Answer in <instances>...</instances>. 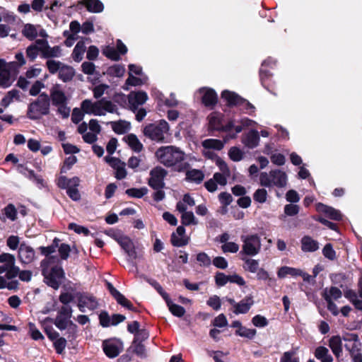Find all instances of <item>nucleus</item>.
I'll list each match as a JSON object with an SVG mask.
<instances>
[{"instance_id":"nucleus-16","label":"nucleus","mask_w":362,"mask_h":362,"mask_svg":"<svg viewBox=\"0 0 362 362\" xmlns=\"http://www.w3.org/2000/svg\"><path fill=\"white\" fill-rule=\"evenodd\" d=\"M127 99L129 109L135 112L139 106L146 102L148 95L144 91H132L127 95Z\"/></svg>"},{"instance_id":"nucleus-47","label":"nucleus","mask_w":362,"mask_h":362,"mask_svg":"<svg viewBox=\"0 0 362 362\" xmlns=\"http://www.w3.org/2000/svg\"><path fill=\"white\" fill-rule=\"evenodd\" d=\"M257 331L255 329H249L242 326L240 329L235 331V334L240 337H245L247 339H252L256 335Z\"/></svg>"},{"instance_id":"nucleus-8","label":"nucleus","mask_w":362,"mask_h":362,"mask_svg":"<svg viewBox=\"0 0 362 362\" xmlns=\"http://www.w3.org/2000/svg\"><path fill=\"white\" fill-rule=\"evenodd\" d=\"M243 242L242 252L249 256H255L259 253L262 248L261 238L257 234L243 235L240 237Z\"/></svg>"},{"instance_id":"nucleus-4","label":"nucleus","mask_w":362,"mask_h":362,"mask_svg":"<svg viewBox=\"0 0 362 362\" xmlns=\"http://www.w3.org/2000/svg\"><path fill=\"white\" fill-rule=\"evenodd\" d=\"M81 108L87 115L104 116L107 112L118 114V108L112 102L101 99L96 102L86 99L81 103Z\"/></svg>"},{"instance_id":"nucleus-51","label":"nucleus","mask_w":362,"mask_h":362,"mask_svg":"<svg viewBox=\"0 0 362 362\" xmlns=\"http://www.w3.org/2000/svg\"><path fill=\"white\" fill-rule=\"evenodd\" d=\"M114 298L122 306L127 308L128 310H134V306L132 303L119 291L114 296Z\"/></svg>"},{"instance_id":"nucleus-2","label":"nucleus","mask_w":362,"mask_h":362,"mask_svg":"<svg viewBox=\"0 0 362 362\" xmlns=\"http://www.w3.org/2000/svg\"><path fill=\"white\" fill-rule=\"evenodd\" d=\"M158 161L167 168H173L178 172L189 168V164L185 162V153L174 146L160 147L156 152Z\"/></svg>"},{"instance_id":"nucleus-36","label":"nucleus","mask_w":362,"mask_h":362,"mask_svg":"<svg viewBox=\"0 0 362 362\" xmlns=\"http://www.w3.org/2000/svg\"><path fill=\"white\" fill-rule=\"evenodd\" d=\"M86 49V46L85 42L83 40L78 42L72 52V58L76 62H80L83 59Z\"/></svg>"},{"instance_id":"nucleus-27","label":"nucleus","mask_w":362,"mask_h":362,"mask_svg":"<svg viewBox=\"0 0 362 362\" xmlns=\"http://www.w3.org/2000/svg\"><path fill=\"white\" fill-rule=\"evenodd\" d=\"M301 250L305 252H313L318 250L319 243L310 236H304L301 240Z\"/></svg>"},{"instance_id":"nucleus-64","label":"nucleus","mask_w":362,"mask_h":362,"mask_svg":"<svg viewBox=\"0 0 362 362\" xmlns=\"http://www.w3.org/2000/svg\"><path fill=\"white\" fill-rule=\"evenodd\" d=\"M85 114L81 108H74L71 114V121L75 124L79 123L83 119Z\"/></svg>"},{"instance_id":"nucleus-49","label":"nucleus","mask_w":362,"mask_h":362,"mask_svg":"<svg viewBox=\"0 0 362 362\" xmlns=\"http://www.w3.org/2000/svg\"><path fill=\"white\" fill-rule=\"evenodd\" d=\"M64 330H66L65 335L69 340H73L76 338L78 332V327L76 324L70 322L66 324Z\"/></svg>"},{"instance_id":"nucleus-29","label":"nucleus","mask_w":362,"mask_h":362,"mask_svg":"<svg viewBox=\"0 0 362 362\" xmlns=\"http://www.w3.org/2000/svg\"><path fill=\"white\" fill-rule=\"evenodd\" d=\"M341 340L339 336H333L329 341V346L337 358L340 357L342 353Z\"/></svg>"},{"instance_id":"nucleus-41","label":"nucleus","mask_w":362,"mask_h":362,"mask_svg":"<svg viewBox=\"0 0 362 362\" xmlns=\"http://www.w3.org/2000/svg\"><path fill=\"white\" fill-rule=\"evenodd\" d=\"M16 21V16L13 12L7 10H3L0 12V23L4 22L6 24L13 25Z\"/></svg>"},{"instance_id":"nucleus-17","label":"nucleus","mask_w":362,"mask_h":362,"mask_svg":"<svg viewBox=\"0 0 362 362\" xmlns=\"http://www.w3.org/2000/svg\"><path fill=\"white\" fill-rule=\"evenodd\" d=\"M257 124V122L247 117H243L239 120L235 119L230 120L226 124V131H230L234 129L236 133H240L244 128L254 127Z\"/></svg>"},{"instance_id":"nucleus-43","label":"nucleus","mask_w":362,"mask_h":362,"mask_svg":"<svg viewBox=\"0 0 362 362\" xmlns=\"http://www.w3.org/2000/svg\"><path fill=\"white\" fill-rule=\"evenodd\" d=\"M112 127L115 133L122 134L129 129L130 124L125 121L114 122H112Z\"/></svg>"},{"instance_id":"nucleus-38","label":"nucleus","mask_w":362,"mask_h":362,"mask_svg":"<svg viewBox=\"0 0 362 362\" xmlns=\"http://www.w3.org/2000/svg\"><path fill=\"white\" fill-rule=\"evenodd\" d=\"M165 302L169 308V310L173 315L181 317L185 315V308L181 305L173 303L169 297L165 300Z\"/></svg>"},{"instance_id":"nucleus-56","label":"nucleus","mask_w":362,"mask_h":362,"mask_svg":"<svg viewBox=\"0 0 362 362\" xmlns=\"http://www.w3.org/2000/svg\"><path fill=\"white\" fill-rule=\"evenodd\" d=\"M148 192V189L146 187L137 189V188H131L126 190V194L129 197H135V198H141L144 196Z\"/></svg>"},{"instance_id":"nucleus-37","label":"nucleus","mask_w":362,"mask_h":362,"mask_svg":"<svg viewBox=\"0 0 362 362\" xmlns=\"http://www.w3.org/2000/svg\"><path fill=\"white\" fill-rule=\"evenodd\" d=\"M298 274H300V269L287 266L281 267L277 272V276L280 279L285 278L288 275L291 276H298Z\"/></svg>"},{"instance_id":"nucleus-18","label":"nucleus","mask_w":362,"mask_h":362,"mask_svg":"<svg viewBox=\"0 0 362 362\" xmlns=\"http://www.w3.org/2000/svg\"><path fill=\"white\" fill-rule=\"evenodd\" d=\"M98 306V303L95 297L87 293L78 294V307L81 312H86V308L93 310Z\"/></svg>"},{"instance_id":"nucleus-21","label":"nucleus","mask_w":362,"mask_h":362,"mask_svg":"<svg viewBox=\"0 0 362 362\" xmlns=\"http://www.w3.org/2000/svg\"><path fill=\"white\" fill-rule=\"evenodd\" d=\"M116 241L127 253L129 259L133 261L137 258V252L134 248V243L127 236H119L116 238Z\"/></svg>"},{"instance_id":"nucleus-31","label":"nucleus","mask_w":362,"mask_h":362,"mask_svg":"<svg viewBox=\"0 0 362 362\" xmlns=\"http://www.w3.org/2000/svg\"><path fill=\"white\" fill-rule=\"evenodd\" d=\"M315 356L321 362H332L333 357L329 354V349L325 346H320L316 348Z\"/></svg>"},{"instance_id":"nucleus-39","label":"nucleus","mask_w":362,"mask_h":362,"mask_svg":"<svg viewBox=\"0 0 362 362\" xmlns=\"http://www.w3.org/2000/svg\"><path fill=\"white\" fill-rule=\"evenodd\" d=\"M204 148L210 150H221L223 148V142L218 139H208L202 141Z\"/></svg>"},{"instance_id":"nucleus-42","label":"nucleus","mask_w":362,"mask_h":362,"mask_svg":"<svg viewBox=\"0 0 362 362\" xmlns=\"http://www.w3.org/2000/svg\"><path fill=\"white\" fill-rule=\"evenodd\" d=\"M341 339L349 344L351 346H361V344L358 339V337L354 333H345L343 334Z\"/></svg>"},{"instance_id":"nucleus-30","label":"nucleus","mask_w":362,"mask_h":362,"mask_svg":"<svg viewBox=\"0 0 362 362\" xmlns=\"http://www.w3.org/2000/svg\"><path fill=\"white\" fill-rule=\"evenodd\" d=\"M81 4L90 13H100L104 9V5L100 0H82Z\"/></svg>"},{"instance_id":"nucleus-60","label":"nucleus","mask_w":362,"mask_h":362,"mask_svg":"<svg viewBox=\"0 0 362 362\" xmlns=\"http://www.w3.org/2000/svg\"><path fill=\"white\" fill-rule=\"evenodd\" d=\"M54 346L57 353L62 354L66 346V339L64 337H59L54 341Z\"/></svg>"},{"instance_id":"nucleus-26","label":"nucleus","mask_w":362,"mask_h":362,"mask_svg":"<svg viewBox=\"0 0 362 362\" xmlns=\"http://www.w3.org/2000/svg\"><path fill=\"white\" fill-rule=\"evenodd\" d=\"M254 304V300L252 296H246L242 300L235 305V308L233 313L236 315L247 313L252 305Z\"/></svg>"},{"instance_id":"nucleus-25","label":"nucleus","mask_w":362,"mask_h":362,"mask_svg":"<svg viewBox=\"0 0 362 362\" xmlns=\"http://www.w3.org/2000/svg\"><path fill=\"white\" fill-rule=\"evenodd\" d=\"M316 209L318 212L324 214L331 219L335 221H339L341 219L342 216L340 211L331 206L325 205L322 203H318L316 205Z\"/></svg>"},{"instance_id":"nucleus-32","label":"nucleus","mask_w":362,"mask_h":362,"mask_svg":"<svg viewBox=\"0 0 362 362\" xmlns=\"http://www.w3.org/2000/svg\"><path fill=\"white\" fill-rule=\"evenodd\" d=\"M124 140L129 146L136 152H140L143 149V145L136 135L130 134L124 137Z\"/></svg>"},{"instance_id":"nucleus-3","label":"nucleus","mask_w":362,"mask_h":362,"mask_svg":"<svg viewBox=\"0 0 362 362\" xmlns=\"http://www.w3.org/2000/svg\"><path fill=\"white\" fill-rule=\"evenodd\" d=\"M57 260V257H48L42 260L40 263L45 282L55 290L59 288L64 278L62 268L58 265H54Z\"/></svg>"},{"instance_id":"nucleus-52","label":"nucleus","mask_w":362,"mask_h":362,"mask_svg":"<svg viewBox=\"0 0 362 362\" xmlns=\"http://www.w3.org/2000/svg\"><path fill=\"white\" fill-rule=\"evenodd\" d=\"M23 34L27 38L33 40L37 35V30L35 26L31 24H26L23 30Z\"/></svg>"},{"instance_id":"nucleus-19","label":"nucleus","mask_w":362,"mask_h":362,"mask_svg":"<svg viewBox=\"0 0 362 362\" xmlns=\"http://www.w3.org/2000/svg\"><path fill=\"white\" fill-rule=\"evenodd\" d=\"M18 258L23 264H30L35 259V252L30 245L21 243L18 248Z\"/></svg>"},{"instance_id":"nucleus-14","label":"nucleus","mask_w":362,"mask_h":362,"mask_svg":"<svg viewBox=\"0 0 362 362\" xmlns=\"http://www.w3.org/2000/svg\"><path fill=\"white\" fill-rule=\"evenodd\" d=\"M49 97L54 106L67 103L69 100L63 87L58 83L52 86Z\"/></svg>"},{"instance_id":"nucleus-5","label":"nucleus","mask_w":362,"mask_h":362,"mask_svg":"<svg viewBox=\"0 0 362 362\" xmlns=\"http://www.w3.org/2000/svg\"><path fill=\"white\" fill-rule=\"evenodd\" d=\"M50 99L46 93H40L38 98L30 103L28 109L27 116L30 119H40L43 115L49 112Z\"/></svg>"},{"instance_id":"nucleus-34","label":"nucleus","mask_w":362,"mask_h":362,"mask_svg":"<svg viewBox=\"0 0 362 362\" xmlns=\"http://www.w3.org/2000/svg\"><path fill=\"white\" fill-rule=\"evenodd\" d=\"M74 74V69L71 66L63 64L58 74V77L62 81L67 82L73 78Z\"/></svg>"},{"instance_id":"nucleus-28","label":"nucleus","mask_w":362,"mask_h":362,"mask_svg":"<svg viewBox=\"0 0 362 362\" xmlns=\"http://www.w3.org/2000/svg\"><path fill=\"white\" fill-rule=\"evenodd\" d=\"M209 127L211 130H218V131H224L226 124H223L221 123V115L218 113L213 112L209 117Z\"/></svg>"},{"instance_id":"nucleus-13","label":"nucleus","mask_w":362,"mask_h":362,"mask_svg":"<svg viewBox=\"0 0 362 362\" xmlns=\"http://www.w3.org/2000/svg\"><path fill=\"white\" fill-rule=\"evenodd\" d=\"M72 308L70 305H63L59 310L54 320L55 326L60 330H64L66 324L72 322L70 320L72 316Z\"/></svg>"},{"instance_id":"nucleus-23","label":"nucleus","mask_w":362,"mask_h":362,"mask_svg":"<svg viewBox=\"0 0 362 362\" xmlns=\"http://www.w3.org/2000/svg\"><path fill=\"white\" fill-rule=\"evenodd\" d=\"M37 44L40 45L41 54L44 58L59 57L61 56V48L59 46L51 47L45 40H37Z\"/></svg>"},{"instance_id":"nucleus-15","label":"nucleus","mask_w":362,"mask_h":362,"mask_svg":"<svg viewBox=\"0 0 362 362\" xmlns=\"http://www.w3.org/2000/svg\"><path fill=\"white\" fill-rule=\"evenodd\" d=\"M103 349L109 358H113L117 357L123 349V344L117 339L105 340L103 343Z\"/></svg>"},{"instance_id":"nucleus-40","label":"nucleus","mask_w":362,"mask_h":362,"mask_svg":"<svg viewBox=\"0 0 362 362\" xmlns=\"http://www.w3.org/2000/svg\"><path fill=\"white\" fill-rule=\"evenodd\" d=\"M342 293L337 287L332 286L329 290H325L324 298L325 300H333L340 298Z\"/></svg>"},{"instance_id":"nucleus-63","label":"nucleus","mask_w":362,"mask_h":362,"mask_svg":"<svg viewBox=\"0 0 362 362\" xmlns=\"http://www.w3.org/2000/svg\"><path fill=\"white\" fill-rule=\"evenodd\" d=\"M45 87V83L41 81H36L31 86L29 93L32 96L37 95L41 90Z\"/></svg>"},{"instance_id":"nucleus-44","label":"nucleus","mask_w":362,"mask_h":362,"mask_svg":"<svg viewBox=\"0 0 362 362\" xmlns=\"http://www.w3.org/2000/svg\"><path fill=\"white\" fill-rule=\"evenodd\" d=\"M345 348L350 352L354 362H362V354L360 352L361 346H351L349 344H345Z\"/></svg>"},{"instance_id":"nucleus-10","label":"nucleus","mask_w":362,"mask_h":362,"mask_svg":"<svg viewBox=\"0 0 362 362\" xmlns=\"http://www.w3.org/2000/svg\"><path fill=\"white\" fill-rule=\"evenodd\" d=\"M222 98L225 99L229 105H241L243 110L249 115H252L255 112V106L248 101L241 98L239 95L233 92L228 90H223L221 93Z\"/></svg>"},{"instance_id":"nucleus-54","label":"nucleus","mask_w":362,"mask_h":362,"mask_svg":"<svg viewBox=\"0 0 362 362\" xmlns=\"http://www.w3.org/2000/svg\"><path fill=\"white\" fill-rule=\"evenodd\" d=\"M46 65H47V67L49 71L51 74H54L57 72L58 73L59 72V70H60L62 66L63 65V63H62L59 61L49 59L47 61Z\"/></svg>"},{"instance_id":"nucleus-48","label":"nucleus","mask_w":362,"mask_h":362,"mask_svg":"<svg viewBox=\"0 0 362 362\" xmlns=\"http://www.w3.org/2000/svg\"><path fill=\"white\" fill-rule=\"evenodd\" d=\"M244 269L251 273H256L259 268V261L254 259H245Z\"/></svg>"},{"instance_id":"nucleus-50","label":"nucleus","mask_w":362,"mask_h":362,"mask_svg":"<svg viewBox=\"0 0 362 362\" xmlns=\"http://www.w3.org/2000/svg\"><path fill=\"white\" fill-rule=\"evenodd\" d=\"M18 98V90H11L8 91L6 95L1 100V105L7 107L14 98Z\"/></svg>"},{"instance_id":"nucleus-45","label":"nucleus","mask_w":362,"mask_h":362,"mask_svg":"<svg viewBox=\"0 0 362 362\" xmlns=\"http://www.w3.org/2000/svg\"><path fill=\"white\" fill-rule=\"evenodd\" d=\"M181 222L185 226L197 225L198 223V221L192 211L183 213L181 216Z\"/></svg>"},{"instance_id":"nucleus-62","label":"nucleus","mask_w":362,"mask_h":362,"mask_svg":"<svg viewBox=\"0 0 362 362\" xmlns=\"http://www.w3.org/2000/svg\"><path fill=\"white\" fill-rule=\"evenodd\" d=\"M228 155L230 158L235 162L241 160L243 157V151L237 147H232L229 151Z\"/></svg>"},{"instance_id":"nucleus-9","label":"nucleus","mask_w":362,"mask_h":362,"mask_svg":"<svg viewBox=\"0 0 362 362\" xmlns=\"http://www.w3.org/2000/svg\"><path fill=\"white\" fill-rule=\"evenodd\" d=\"M80 180L78 177L67 178L66 176H61L58 179L57 185L60 188L66 189V193L74 201L81 199V194L77 189Z\"/></svg>"},{"instance_id":"nucleus-57","label":"nucleus","mask_w":362,"mask_h":362,"mask_svg":"<svg viewBox=\"0 0 362 362\" xmlns=\"http://www.w3.org/2000/svg\"><path fill=\"white\" fill-rule=\"evenodd\" d=\"M273 64H275V61L273 60L272 58L267 59V60L264 61V62L262 63V68L260 69V71H259L260 78H261L262 84H264L265 79L269 76H270V74L269 73V71L264 70L263 67Z\"/></svg>"},{"instance_id":"nucleus-20","label":"nucleus","mask_w":362,"mask_h":362,"mask_svg":"<svg viewBox=\"0 0 362 362\" xmlns=\"http://www.w3.org/2000/svg\"><path fill=\"white\" fill-rule=\"evenodd\" d=\"M198 93L200 95L202 103L206 107L212 108L216 104L218 96L214 89L203 87L199 89Z\"/></svg>"},{"instance_id":"nucleus-24","label":"nucleus","mask_w":362,"mask_h":362,"mask_svg":"<svg viewBox=\"0 0 362 362\" xmlns=\"http://www.w3.org/2000/svg\"><path fill=\"white\" fill-rule=\"evenodd\" d=\"M242 142L249 148L257 147L259 143V134L258 131L252 129L245 134L243 136Z\"/></svg>"},{"instance_id":"nucleus-7","label":"nucleus","mask_w":362,"mask_h":362,"mask_svg":"<svg viewBox=\"0 0 362 362\" xmlns=\"http://www.w3.org/2000/svg\"><path fill=\"white\" fill-rule=\"evenodd\" d=\"M170 127L168 123L160 119L158 122L149 124L144 129V135L151 140L161 142L169 134Z\"/></svg>"},{"instance_id":"nucleus-1","label":"nucleus","mask_w":362,"mask_h":362,"mask_svg":"<svg viewBox=\"0 0 362 362\" xmlns=\"http://www.w3.org/2000/svg\"><path fill=\"white\" fill-rule=\"evenodd\" d=\"M0 289L8 288L9 290L16 289L18 282L13 280L18 276L23 281L29 282L33 276L30 270L21 271L16 265V257L10 253H2L0 255Z\"/></svg>"},{"instance_id":"nucleus-53","label":"nucleus","mask_w":362,"mask_h":362,"mask_svg":"<svg viewBox=\"0 0 362 362\" xmlns=\"http://www.w3.org/2000/svg\"><path fill=\"white\" fill-rule=\"evenodd\" d=\"M103 54L107 58L118 61L120 59L119 54L114 47L107 46L103 50Z\"/></svg>"},{"instance_id":"nucleus-61","label":"nucleus","mask_w":362,"mask_h":362,"mask_svg":"<svg viewBox=\"0 0 362 362\" xmlns=\"http://www.w3.org/2000/svg\"><path fill=\"white\" fill-rule=\"evenodd\" d=\"M188 242L189 238L187 237H180L173 234L171 235V243L174 246L182 247L187 245Z\"/></svg>"},{"instance_id":"nucleus-46","label":"nucleus","mask_w":362,"mask_h":362,"mask_svg":"<svg viewBox=\"0 0 362 362\" xmlns=\"http://www.w3.org/2000/svg\"><path fill=\"white\" fill-rule=\"evenodd\" d=\"M39 52H41L40 45H37V41L35 44H33L28 47L26 49L27 57L31 61H33L37 58Z\"/></svg>"},{"instance_id":"nucleus-6","label":"nucleus","mask_w":362,"mask_h":362,"mask_svg":"<svg viewBox=\"0 0 362 362\" xmlns=\"http://www.w3.org/2000/svg\"><path fill=\"white\" fill-rule=\"evenodd\" d=\"M259 184L268 188L272 187L282 188L286 186L287 175L281 170H273L269 173L263 172L259 175Z\"/></svg>"},{"instance_id":"nucleus-35","label":"nucleus","mask_w":362,"mask_h":362,"mask_svg":"<svg viewBox=\"0 0 362 362\" xmlns=\"http://www.w3.org/2000/svg\"><path fill=\"white\" fill-rule=\"evenodd\" d=\"M186 180L197 184L201 183L204 178L203 172L200 170H186Z\"/></svg>"},{"instance_id":"nucleus-33","label":"nucleus","mask_w":362,"mask_h":362,"mask_svg":"<svg viewBox=\"0 0 362 362\" xmlns=\"http://www.w3.org/2000/svg\"><path fill=\"white\" fill-rule=\"evenodd\" d=\"M16 218L17 210L13 204H9L4 207L2 210V216L1 217V219L3 221H6V219L10 220L11 221H14Z\"/></svg>"},{"instance_id":"nucleus-58","label":"nucleus","mask_w":362,"mask_h":362,"mask_svg":"<svg viewBox=\"0 0 362 362\" xmlns=\"http://www.w3.org/2000/svg\"><path fill=\"white\" fill-rule=\"evenodd\" d=\"M110 86L106 84H99L95 86L93 89V96L95 98L98 99L105 93H107Z\"/></svg>"},{"instance_id":"nucleus-12","label":"nucleus","mask_w":362,"mask_h":362,"mask_svg":"<svg viewBox=\"0 0 362 362\" xmlns=\"http://www.w3.org/2000/svg\"><path fill=\"white\" fill-rule=\"evenodd\" d=\"M168 172L160 166H156L150 171V178L148 179V185L154 189H162L164 185V179L167 176Z\"/></svg>"},{"instance_id":"nucleus-59","label":"nucleus","mask_w":362,"mask_h":362,"mask_svg":"<svg viewBox=\"0 0 362 362\" xmlns=\"http://www.w3.org/2000/svg\"><path fill=\"white\" fill-rule=\"evenodd\" d=\"M253 199L259 203H264L267 199V190L264 188L257 189L253 194Z\"/></svg>"},{"instance_id":"nucleus-22","label":"nucleus","mask_w":362,"mask_h":362,"mask_svg":"<svg viewBox=\"0 0 362 362\" xmlns=\"http://www.w3.org/2000/svg\"><path fill=\"white\" fill-rule=\"evenodd\" d=\"M105 160L115 170V177L117 179L122 180L127 176V170L125 168L126 165L124 162H122L119 159L112 156H106Z\"/></svg>"},{"instance_id":"nucleus-55","label":"nucleus","mask_w":362,"mask_h":362,"mask_svg":"<svg viewBox=\"0 0 362 362\" xmlns=\"http://www.w3.org/2000/svg\"><path fill=\"white\" fill-rule=\"evenodd\" d=\"M124 66L121 64H115L108 69L109 74L115 77H122L124 74Z\"/></svg>"},{"instance_id":"nucleus-11","label":"nucleus","mask_w":362,"mask_h":362,"mask_svg":"<svg viewBox=\"0 0 362 362\" xmlns=\"http://www.w3.org/2000/svg\"><path fill=\"white\" fill-rule=\"evenodd\" d=\"M18 71L15 62L8 63L7 66L0 71V86L6 88L15 81Z\"/></svg>"}]
</instances>
